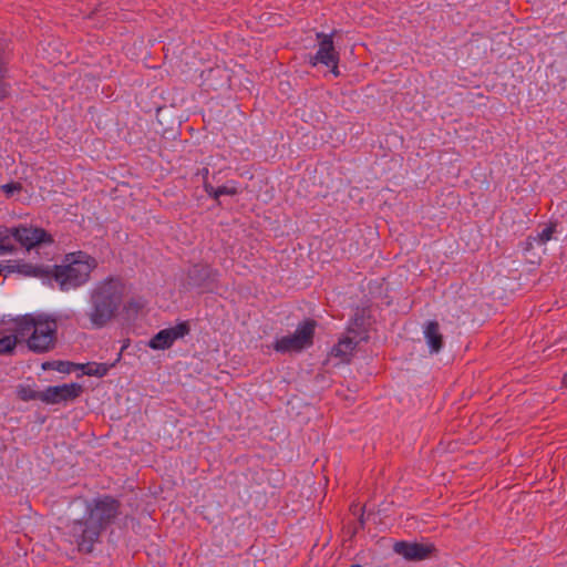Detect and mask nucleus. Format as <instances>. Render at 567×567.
<instances>
[{"label":"nucleus","instance_id":"f257e3e1","mask_svg":"<svg viewBox=\"0 0 567 567\" xmlns=\"http://www.w3.org/2000/svg\"><path fill=\"white\" fill-rule=\"evenodd\" d=\"M120 508L121 503L111 495L86 501L84 515L69 519L61 528L62 540L81 554L93 553L102 533L118 517Z\"/></svg>","mask_w":567,"mask_h":567},{"label":"nucleus","instance_id":"0eeeda50","mask_svg":"<svg viewBox=\"0 0 567 567\" xmlns=\"http://www.w3.org/2000/svg\"><path fill=\"white\" fill-rule=\"evenodd\" d=\"M82 392V385L75 382L48 386L42 391L41 401L47 404H59L75 400Z\"/></svg>","mask_w":567,"mask_h":567},{"label":"nucleus","instance_id":"aec40b11","mask_svg":"<svg viewBox=\"0 0 567 567\" xmlns=\"http://www.w3.org/2000/svg\"><path fill=\"white\" fill-rule=\"evenodd\" d=\"M189 324L187 321H183L177 323L175 327L168 328V331L171 333V337L173 341L175 342L177 339L185 337L189 333Z\"/></svg>","mask_w":567,"mask_h":567},{"label":"nucleus","instance_id":"4be33fe9","mask_svg":"<svg viewBox=\"0 0 567 567\" xmlns=\"http://www.w3.org/2000/svg\"><path fill=\"white\" fill-rule=\"evenodd\" d=\"M143 305L135 300V299H131L130 301H127V303L124 306L126 312L130 315V313H134L136 315L141 309H142Z\"/></svg>","mask_w":567,"mask_h":567},{"label":"nucleus","instance_id":"b1692460","mask_svg":"<svg viewBox=\"0 0 567 567\" xmlns=\"http://www.w3.org/2000/svg\"><path fill=\"white\" fill-rule=\"evenodd\" d=\"M203 172H204V176L208 175V168H204Z\"/></svg>","mask_w":567,"mask_h":567},{"label":"nucleus","instance_id":"393cba45","mask_svg":"<svg viewBox=\"0 0 567 567\" xmlns=\"http://www.w3.org/2000/svg\"><path fill=\"white\" fill-rule=\"evenodd\" d=\"M350 567H362V566H360V565H351Z\"/></svg>","mask_w":567,"mask_h":567},{"label":"nucleus","instance_id":"f3484780","mask_svg":"<svg viewBox=\"0 0 567 567\" xmlns=\"http://www.w3.org/2000/svg\"><path fill=\"white\" fill-rule=\"evenodd\" d=\"M109 372V367L105 363H87L85 365L84 373L89 377H99L102 378L106 375Z\"/></svg>","mask_w":567,"mask_h":567},{"label":"nucleus","instance_id":"a211bd4d","mask_svg":"<svg viewBox=\"0 0 567 567\" xmlns=\"http://www.w3.org/2000/svg\"><path fill=\"white\" fill-rule=\"evenodd\" d=\"M41 395H42V391L38 392V391L33 390L30 386L20 385L19 389H18V396L22 401H25V402L32 401V400H40L41 401Z\"/></svg>","mask_w":567,"mask_h":567},{"label":"nucleus","instance_id":"9b49d317","mask_svg":"<svg viewBox=\"0 0 567 567\" xmlns=\"http://www.w3.org/2000/svg\"><path fill=\"white\" fill-rule=\"evenodd\" d=\"M424 338L432 353H437L443 348V336L440 332L437 321H429L424 327Z\"/></svg>","mask_w":567,"mask_h":567},{"label":"nucleus","instance_id":"4468645a","mask_svg":"<svg viewBox=\"0 0 567 567\" xmlns=\"http://www.w3.org/2000/svg\"><path fill=\"white\" fill-rule=\"evenodd\" d=\"M174 343L168 329L158 331L148 342V347L154 350H165Z\"/></svg>","mask_w":567,"mask_h":567},{"label":"nucleus","instance_id":"a878e982","mask_svg":"<svg viewBox=\"0 0 567 567\" xmlns=\"http://www.w3.org/2000/svg\"><path fill=\"white\" fill-rule=\"evenodd\" d=\"M565 378H567V371H566Z\"/></svg>","mask_w":567,"mask_h":567},{"label":"nucleus","instance_id":"39448f33","mask_svg":"<svg viewBox=\"0 0 567 567\" xmlns=\"http://www.w3.org/2000/svg\"><path fill=\"white\" fill-rule=\"evenodd\" d=\"M317 322L307 318L301 321L295 332L275 340L272 348L279 353L300 352L312 346Z\"/></svg>","mask_w":567,"mask_h":567},{"label":"nucleus","instance_id":"f8f14e48","mask_svg":"<svg viewBox=\"0 0 567 567\" xmlns=\"http://www.w3.org/2000/svg\"><path fill=\"white\" fill-rule=\"evenodd\" d=\"M357 344L358 342L352 338L344 337L332 348L331 354L336 358H340L342 361H349Z\"/></svg>","mask_w":567,"mask_h":567},{"label":"nucleus","instance_id":"f03ea898","mask_svg":"<svg viewBox=\"0 0 567 567\" xmlns=\"http://www.w3.org/2000/svg\"><path fill=\"white\" fill-rule=\"evenodd\" d=\"M126 286L118 276H109L93 285L89 291L86 316L93 329H102L117 315Z\"/></svg>","mask_w":567,"mask_h":567},{"label":"nucleus","instance_id":"dca6fc26","mask_svg":"<svg viewBox=\"0 0 567 567\" xmlns=\"http://www.w3.org/2000/svg\"><path fill=\"white\" fill-rule=\"evenodd\" d=\"M19 341H21L20 336L16 331L12 334L0 337V354L13 353Z\"/></svg>","mask_w":567,"mask_h":567},{"label":"nucleus","instance_id":"7ed1b4c3","mask_svg":"<svg viewBox=\"0 0 567 567\" xmlns=\"http://www.w3.org/2000/svg\"><path fill=\"white\" fill-rule=\"evenodd\" d=\"M96 265L95 258L83 251H76L68 254L62 265L27 266L25 274L48 280L54 279L61 290L68 291L84 285Z\"/></svg>","mask_w":567,"mask_h":567},{"label":"nucleus","instance_id":"2eb2a0df","mask_svg":"<svg viewBox=\"0 0 567 567\" xmlns=\"http://www.w3.org/2000/svg\"><path fill=\"white\" fill-rule=\"evenodd\" d=\"M204 189L206 194L214 199H218L223 195L234 196L237 194V188L235 186L223 185L219 187H214L206 181L204 182Z\"/></svg>","mask_w":567,"mask_h":567},{"label":"nucleus","instance_id":"423d86ee","mask_svg":"<svg viewBox=\"0 0 567 567\" xmlns=\"http://www.w3.org/2000/svg\"><path fill=\"white\" fill-rule=\"evenodd\" d=\"M334 31L327 34L318 32L316 34L318 43V50L313 56L310 58V63L315 66L317 64H323L331 69V73L334 76H339L340 72L338 69L339 53L334 48L333 43Z\"/></svg>","mask_w":567,"mask_h":567},{"label":"nucleus","instance_id":"412c9836","mask_svg":"<svg viewBox=\"0 0 567 567\" xmlns=\"http://www.w3.org/2000/svg\"><path fill=\"white\" fill-rule=\"evenodd\" d=\"M1 189L4 192V194L8 197H10L16 192H21L22 190V185L20 183H18V182H11V183L3 184L1 186Z\"/></svg>","mask_w":567,"mask_h":567},{"label":"nucleus","instance_id":"1a4fd4ad","mask_svg":"<svg viewBox=\"0 0 567 567\" xmlns=\"http://www.w3.org/2000/svg\"><path fill=\"white\" fill-rule=\"evenodd\" d=\"M11 230L14 238V244L19 243L27 249H31L38 244L43 243L44 238L47 237L45 230L41 228H28L24 226H19L11 228Z\"/></svg>","mask_w":567,"mask_h":567},{"label":"nucleus","instance_id":"6e6552de","mask_svg":"<svg viewBox=\"0 0 567 567\" xmlns=\"http://www.w3.org/2000/svg\"><path fill=\"white\" fill-rule=\"evenodd\" d=\"M187 277L192 285L207 288L218 281L219 271L208 265L196 264L188 269Z\"/></svg>","mask_w":567,"mask_h":567},{"label":"nucleus","instance_id":"20e7f679","mask_svg":"<svg viewBox=\"0 0 567 567\" xmlns=\"http://www.w3.org/2000/svg\"><path fill=\"white\" fill-rule=\"evenodd\" d=\"M12 330L25 341L29 350L34 353H45L52 350L56 342V320L44 313H25L11 320Z\"/></svg>","mask_w":567,"mask_h":567},{"label":"nucleus","instance_id":"5701e85b","mask_svg":"<svg viewBox=\"0 0 567 567\" xmlns=\"http://www.w3.org/2000/svg\"><path fill=\"white\" fill-rule=\"evenodd\" d=\"M534 238H535V236H528L526 238V250L532 249L534 244H536V241H534Z\"/></svg>","mask_w":567,"mask_h":567},{"label":"nucleus","instance_id":"ddd939ff","mask_svg":"<svg viewBox=\"0 0 567 567\" xmlns=\"http://www.w3.org/2000/svg\"><path fill=\"white\" fill-rule=\"evenodd\" d=\"M16 249L12 230L0 225V256L11 254Z\"/></svg>","mask_w":567,"mask_h":567},{"label":"nucleus","instance_id":"9d476101","mask_svg":"<svg viewBox=\"0 0 567 567\" xmlns=\"http://www.w3.org/2000/svg\"><path fill=\"white\" fill-rule=\"evenodd\" d=\"M433 547L419 543L398 542L394 545V550L408 560H422L429 557Z\"/></svg>","mask_w":567,"mask_h":567},{"label":"nucleus","instance_id":"6ab92c4d","mask_svg":"<svg viewBox=\"0 0 567 567\" xmlns=\"http://www.w3.org/2000/svg\"><path fill=\"white\" fill-rule=\"evenodd\" d=\"M555 231L556 225L549 224L535 236L534 241H536L537 245H544L553 238Z\"/></svg>","mask_w":567,"mask_h":567}]
</instances>
